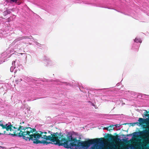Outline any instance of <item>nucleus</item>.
<instances>
[{"label": "nucleus", "instance_id": "nucleus-16", "mask_svg": "<svg viewBox=\"0 0 149 149\" xmlns=\"http://www.w3.org/2000/svg\"><path fill=\"white\" fill-rule=\"evenodd\" d=\"M16 3H17V5H19L21 4V3L19 2H17Z\"/></svg>", "mask_w": 149, "mask_h": 149}, {"label": "nucleus", "instance_id": "nucleus-14", "mask_svg": "<svg viewBox=\"0 0 149 149\" xmlns=\"http://www.w3.org/2000/svg\"><path fill=\"white\" fill-rule=\"evenodd\" d=\"M114 126V125H110V126H109L108 127H111V128H112V127H113Z\"/></svg>", "mask_w": 149, "mask_h": 149}, {"label": "nucleus", "instance_id": "nucleus-2", "mask_svg": "<svg viewBox=\"0 0 149 149\" xmlns=\"http://www.w3.org/2000/svg\"><path fill=\"white\" fill-rule=\"evenodd\" d=\"M13 125H11L10 124L9 125L6 124L5 125H3L2 123H0V126L2 127L3 129H6L7 131L10 130V132H13L12 133H9L8 134H7L11 135L13 136H17L16 135H13V134H14L15 131H16L17 130L16 128H18V127H17V126L16 127L13 126Z\"/></svg>", "mask_w": 149, "mask_h": 149}, {"label": "nucleus", "instance_id": "nucleus-8", "mask_svg": "<svg viewBox=\"0 0 149 149\" xmlns=\"http://www.w3.org/2000/svg\"><path fill=\"white\" fill-rule=\"evenodd\" d=\"M10 1V3H16L18 0H9Z\"/></svg>", "mask_w": 149, "mask_h": 149}, {"label": "nucleus", "instance_id": "nucleus-6", "mask_svg": "<svg viewBox=\"0 0 149 149\" xmlns=\"http://www.w3.org/2000/svg\"><path fill=\"white\" fill-rule=\"evenodd\" d=\"M12 9L7 10L6 11H5L4 12V14L5 15H7L11 13V10H12Z\"/></svg>", "mask_w": 149, "mask_h": 149}, {"label": "nucleus", "instance_id": "nucleus-4", "mask_svg": "<svg viewBox=\"0 0 149 149\" xmlns=\"http://www.w3.org/2000/svg\"><path fill=\"white\" fill-rule=\"evenodd\" d=\"M138 121L139 122V124H141L145 123L146 119L142 118H139Z\"/></svg>", "mask_w": 149, "mask_h": 149}, {"label": "nucleus", "instance_id": "nucleus-18", "mask_svg": "<svg viewBox=\"0 0 149 149\" xmlns=\"http://www.w3.org/2000/svg\"><path fill=\"white\" fill-rule=\"evenodd\" d=\"M143 128H146V129H148L149 128L148 127H146V128H145V127H143Z\"/></svg>", "mask_w": 149, "mask_h": 149}, {"label": "nucleus", "instance_id": "nucleus-15", "mask_svg": "<svg viewBox=\"0 0 149 149\" xmlns=\"http://www.w3.org/2000/svg\"><path fill=\"white\" fill-rule=\"evenodd\" d=\"M7 3H10V1L9 0H6L5 1Z\"/></svg>", "mask_w": 149, "mask_h": 149}, {"label": "nucleus", "instance_id": "nucleus-21", "mask_svg": "<svg viewBox=\"0 0 149 149\" xmlns=\"http://www.w3.org/2000/svg\"><path fill=\"white\" fill-rule=\"evenodd\" d=\"M125 149H128V148H126Z\"/></svg>", "mask_w": 149, "mask_h": 149}, {"label": "nucleus", "instance_id": "nucleus-11", "mask_svg": "<svg viewBox=\"0 0 149 149\" xmlns=\"http://www.w3.org/2000/svg\"><path fill=\"white\" fill-rule=\"evenodd\" d=\"M91 149H98L97 148V147L95 146V145L91 147Z\"/></svg>", "mask_w": 149, "mask_h": 149}, {"label": "nucleus", "instance_id": "nucleus-20", "mask_svg": "<svg viewBox=\"0 0 149 149\" xmlns=\"http://www.w3.org/2000/svg\"><path fill=\"white\" fill-rule=\"evenodd\" d=\"M10 18H8V22H9L10 21Z\"/></svg>", "mask_w": 149, "mask_h": 149}, {"label": "nucleus", "instance_id": "nucleus-1", "mask_svg": "<svg viewBox=\"0 0 149 149\" xmlns=\"http://www.w3.org/2000/svg\"><path fill=\"white\" fill-rule=\"evenodd\" d=\"M16 131H15L14 135L23 138L26 141H33V143L46 144L51 143L47 141L49 140L53 143L59 146H63L66 148H71L72 147L79 148L82 147V149H88L91 145H96L101 143L103 141V138H96L89 140L84 141H81L76 138H73L72 135L68 134L66 138L61 133H53L50 135H48L46 132H42L40 131H36L35 128L30 127H24L20 125Z\"/></svg>", "mask_w": 149, "mask_h": 149}, {"label": "nucleus", "instance_id": "nucleus-22", "mask_svg": "<svg viewBox=\"0 0 149 149\" xmlns=\"http://www.w3.org/2000/svg\"><path fill=\"white\" fill-rule=\"evenodd\" d=\"M123 141H126V140H125V139H123Z\"/></svg>", "mask_w": 149, "mask_h": 149}, {"label": "nucleus", "instance_id": "nucleus-5", "mask_svg": "<svg viewBox=\"0 0 149 149\" xmlns=\"http://www.w3.org/2000/svg\"><path fill=\"white\" fill-rule=\"evenodd\" d=\"M25 39H30L29 36H24L19 37L17 39L18 40H20Z\"/></svg>", "mask_w": 149, "mask_h": 149}, {"label": "nucleus", "instance_id": "nucleus-10", "mask_svg": "<svg viewBox=\"0 0 149 149\" xmlns=\"http://www.w3.org/2000/svg\"><path fill=\"white\" fill-rule=\"evenodd\" d=\"M109 128V127H104L103 129H104V130H107L108 131H110L111 130H113V129H108ZM114 128H113V129H114Z\"/></svg>", "mask_w": 149, "mask_h": 149}, {"label": "nucleus", "instance_id": "nucleus-7", "mask_svg": "<svg viewBox=\"0 0 149 149\" xmlns=\"http://www.w3.org/2000/svg\"><path fill=\"white\" fill-rule=\"evenodd\" d=\"M134 40L135 42L137 43H141V41L140 39L138 38H136Z\"/></svg>", "mask_w": 149, "mask_h": 149}, {"label": "nucleus", "instance_id": "nucleus-19", "mask_svg": "<svg viewBox=\"0 0 149 149\" xmlns=\"http://www.w3.org/2000/svg\"><path fill=\"white\" fill-rule=\"evenodd\" d=\"M15 63V61H13V63Z\"/></svg>", "mask_w": 149, "mask_h": 149}, {"label": "nucleus", "instance_id": "nucleus-3", "mask_svg": "<svg viewBox=\"0 0 149 149\" xmlns=\"http://www.w3.org/2000/svg\"><path fill=\"white\" fill-rule=\"evenodd\" d=\"M107 137L108 139H110L111 141L113 142H116L120 140V139L118 138V136L117 135L115 136L111 134H108Z\"/></svg>", "mask_w": 149, "mask_h": 149}, {"label": "nucleus", "instance_id": "nucleus-13", "mask_svg": "<svg viewBox=\"0 0 149 149\" xmlns=\"http://www.w3.org/2000/svg\"><path fill=\"white\" fill-rule=\"evenodd\" d=\"M121 125H120V124H116L115 125H114V126H115L116 127H119Z\"/></svg>", "mask_w": 149, "mask_h": 149}, {"label": "nucleus", "instance_id": "nucleus-17", "mask_svg": "<svg viewBox=\"0 0 149 149\" xmlns=\"http://www.w3.org/2000/svg\"><path fill=\"white\" fill-rule=\"evenodd\" d=\"M5 132H6V131H4L3 133H0V135H1V134H5V133H6Z\"/></svg>", "mask_w": 149, "mask_h": 149}, {"label": "nucleus", "instance_id": "nucleus-9", "mask_svg": "<svg viewBox=\"0 0 149 149\" xmlns=\"http://www.w3.org/2000/svg\"><path fill=\"white\" fill-rule=\"evenodd\" d=\"M145 111L144 112V113H145V114H144L145 116H149V114H147V113H148L149 112V111H148L146 110H145Z\"/></svg>", "mask_w": 149, "mask_h": 149}, {"label": "nucleus", "instance_id": "nucleus-12", "mask_svg": "<svg viewBox=\"0 0 149 149\" xmlns=\"http://www.w3.org/2000/svg\"><path fill=\"white\" fill-rule=\"evenodd\" d=\"M113 146L114 147H112V148H109V149H117V147H116L114 145H113Z\"/></svg>", "mask_w": 149, "mask_h": 149}]
</instances>
